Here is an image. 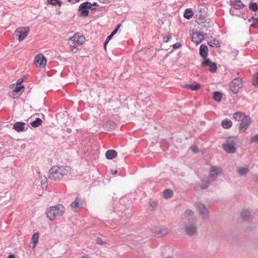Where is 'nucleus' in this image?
Returning <instances> with one entry per match:
<instances>
[{"label": "nucleus", "instance_id": "3c124183", "mask_svg": "<svg viewBox=\"0 0 258 258\" xmlns=\"http://www.w3.org/2000/svg\"><path fill=\"white\" fill-rule=\"evenodd\" d=\"M23 79L22 78H21L20 79H19L17 82V85H21V84L23 82Z\"/></svg>", "mask_w": 258, "mask_h": 258}, {"label": "nucleus", "instance_id": "4be33fe9", "mask_svg": "<svg viewBox=\"0 0 258 258\" xmlns=\"http://www.w3.org/2000/svg\"><path fill=\"white\" fill-rule=\"evenodd\" d=\"M241 217L244 221L248 220L250 217V212L247 210H243L241 213Z\"/></svg>", "mask_w": 258, "mask_h": 258}, {"label": "nucleus", "instance_id": "c756f323", "mask_svg": "<svg viewBox=\"0 0 258 258\" xmlns=\"http://www.w3.org/2000/svg\"><path fill=\"white\" fill-rule=\"evenodd\" d=\"M42 122V121L41 119L39 118H37L35 120L32 121L30 124L32 125V126L34 127H36L41 125Z\"/></svg>", "mask_w": 258, "mask_h": 258}, {"label": "nucleus", "instance_id": "e433bc0d", "mask_svg": "<svg viewBox=\"0 0 258 258\" xmlns=\"http://www.w3.org/2000/svg\"><path fill=\"white\" fill-rule=\"evenodd\" d=\"M252 84L254 86H258V73L253 76Z\"/></svg>", "mask_w": 258, "mask_h": 258}, {"label": "nucleus", "instance_id": "7c9ffc66", "mask_svg": "<svg viewBox=\"0 0 258 258\" xmlns=\"http://www.w3.org/2000/svg\"><path fill=\"white\" fill-rule=\"evenodd\" d=\"M39 238L38 233H34L31 237V242L33 244V246H35L37 243L38 242V240Z\"/></svg>", "mask_w": 258, "mask_h": 258}, {"label": "nucleus", "instance_id": "49530a36", "mask_svg": "<svg viewBox=\"0 0 258 258\" xmlns=\"http://www.w3.org/2000/svg\"><path fill=\"white\" fill-rule=\"evenodd\" d=\"M96 242L98 244L100 245H102L105 243V242L103 241L102 239L100 238H98L96 240Z\"/></svg>", "mask_w": 258, "mask_h": 258}, {"label": "nucleus", "instance_id": "de8ad7c7", "mask_svg": "<svg viewBox=\"0 0 258 258\" xmlns=\"http://www.w3.org/2000/svg\"><path fill=\"white\" fill-rule=\"evenodd\" d=\"M180 46H181V44L180 43L177 42L173 45V47L174 49H177V48H179Z\"/></svg>", "mask_w": 258, "mask_h": 258}, {"label": "nucleus", "instance_id": "2eb2a0df", "mask_svg": "<svg viewBox=\"0 0 258 258\" xmlns=\"http://www.w3.org/2000/svg\"><path fill=\"white\" fill-rule=\"evenodd\" d=\"M84 204V201L80 199L79 197H77L75 200L72 202L70 205L72 210L75 212L77 211L79 209L82 208Z\"/></svg>", "mask_w": 258, "mask_h": 258}, {"label": "nucleus", "instance_id": "37998d69", "mask_svg": "<svg viewBox=\"0 0 258 258\" xmlns=\"http://www.w3.org/2000/svg\"><path fill=\"white\" fill-rule=\"evenodd\" d=\"M168 232V230L167 228H163L159 231V234L164 235Z\"/></svg>", "mask_w": 258, "mask_h": 258}, {"label": "nucleus", "instance_id": "f257e3e1", "mask_svg": "<svg viewBox=\"0 0 258 258\" xmlns=\"http://www.w3.org/2000/svg\"><path fill=\"white\" fill-rule=\"evenodd\" d=\"M71 167L67 166H54L49 171V178L58 181L71 171Z\"/></svg>", "mask_w": 258, "mask_h": 258}, {"label": "nucleus", "instance_id": "5701e85b", "mask_svg": "<svg viewBox=\"0 0 258 258\" xmlns=\"http://www.w3.org/2000/svg\"><path fill=\"white\" fill-rule=\"evenodd\" d=\"M249 171V168L247 167H239L237 169V172L240 176L244 175Z\"/></svg>", "mask_w": 258, "mask_h": 258}, {"label": "nucleus", "instance_id": "a211bd4d", "mask_svg": "<svg viewBox=\"0 0 258 258\" xmlns=\"http://www.w3.org/2000/svg\"><path fill=\"white\" fill-rule=\"evenodd\" d=\"M208 47L206 45L201 44L200 47V55L202 58H205L208 55Z\"/></svg>", "mask_w": 258, "mask_h": 258}, {"label": "nucleus", "instance_id": "aec40b11", "mask_svg": "<svg viewBox=\"0 0 258 258\" xmlns=\"http://www.w3.org/2000/svg\"><path fill=\"white\" fill-rule=\"evenodd\" d=\"M117 155V153L114 150H107L105 154L106 158L108 159H112L116 157Z\"/></svg>", "mask_w": 258, "mask_h": 258}, {"label": "nucleus", "instance_id": "a878e982", "mask_svg": "<svg viewBox=\"0 0 258 258\" xmlns=\"http://www.w3.org/2000/svg\"><path fill=\"white\" fill-rule=\"evenodd\" d=\"M192 16L193 13L191 9H186L183 14V17L186 19H190L192 17Z\"/></svg>", "mask_w": 258, "mask_h": 258}, {"label": "nucleus", "instance_id": "cd10ccee", "mask_svg": "<svg viewBox=\"0 0 258 258\" xmlns=\"http://www.w3.org/2000/svg\"><path fill=\"white\" fill-rule=\"evenodd\" d=\"M185 87L186 88H189L192 90L196 91V90H198L200 88V85L199 84H186L185 85Z\"/></svg>", "mask_w": 258, "mask_h": 258}, {"label": "nucleus", "instance_id": "bb28decb", "mask_svg": "<svg viewBox=\"0 0 258 258\" xmlns=\"http://www.w3.org/2000/svg\"><path fill=\"white\" fill-rule=\"evenodd\" d=\"M173 195V191L170 189H165L163 192V197L165 199L171 198Z\"/></svg>", "mask_w": 258, "mask_h": 258}, {"label": "nucleus", "instance_id": "a18cd8bd", "mask_svg": "<svg viewBox=\"0 0 258 258\" xmlns=\"http://www.w3.org/2000/svg\"><path fill=\"white\" fill-rule=\"evenodd\" d=\"M191 149L194 153H197L199 152V149H198V147H197L196 146H191Z\"/></svg>", "mask_w": 258, "mask_h": 258}, {"label": "nucleus", "instance_id": "2f4dec72", "mask_svg": "<svg viewBox=\"0 0 258 258\" xmlns=\"http://www.w3.org/2000/svg\"><path fill=\"white\" fill-rule=\"evenodd\" d=\"M208 44L213 47H218L220 46V43L219 41L216 39L210 40L208 42Z\"/></svg>", "mask_w": 258, "mask_h": 258}, {"label": "nucleus", "instance_id": "8fccbe9b", "mask_svg": "<svg viewBox=\"0 0 258 258\" xmlns=\"http://www.w3.org/2000/svg\"><path fill=\"white\" fill-rule=\"evenodd\" d=\"M171 37L170 35H169L166 38V37H164L163 39H164V42H168L170 39H171Z\"/></svg>", "mask_w": 258, "mask_h": 258}, {"label": "nucleus", "instance_id": "4468645a", "mask_svg": "<svg viewBox=\"0 0 258 258\" xmlns=\"http://www.w3.org/2000/svg\"><path fill=\"white\" fill-rule=\"evenodd\" d=\"M222 171L221 167L217 166H212L210 169V177L213 179H215Z\"/></svg>", "mask_w": 258, "mask_h": 258}, {"label": "nucleus", "instance_id": "c85d7f7f", "mask_svg": "<svg viewBox=\"0 0 258 258\" xmlns=\"http://www.w3.org/2000/svg\"><path fill=\"white\" fill-rule=\"evenodd\" d=\"M213 98L217 102H220L222 99V93L218 91H215L213 94Z\"/></svg>", "mask_w": 258, "mask_h": 258}, {"label": "nucleus", "instance_id": "f03ea898", "mask_svg": "<svg viewBox=\"0 0 258 258\" xmlns=\"http://www.w3.org/2000/svg\"><path fill=\"white\" fill-rule=\"evenodd\" d=\"M64 212V207L61 204H57L48 208L46 211V214L47 218L52 221L62 216Z\"/></svg>", "mask_w": 258, "mask_h": 258}, {"label": "nucleus", "instance_id": "0eeeda50", "mask_svg": "<svg viewBox=\"0 0 258 258\" xmlns=\"http://www.w3.org/2000/svg\"><path fill=\"white\" fill-rule=\"evenodd\" d=\"M242 87V79L240 78H235L230 83V89L234 94H237L239 89Z\"/></svg>", "mask_w": 258, "mask_h": 258}, {"label": "nucleus", "instance_id": "ea45409f", "mask_svg": "<svg viewBox=\"0 0 258 258\" xmlns=\"http://www.w3.org/2000/svg\"><path fill=\"white\" fill-rule=\"evenodd\" d=\"M253 19V22L251 24V26L255 28L258 27V19H254L253 17H252Z\"/></svg>", "mask_w": 258, "mask_h": 258}, {"label": "nucleus", "instance_id": "4c0bfd02", "mask_svg": "<svg viewBox=\"0 0 258 258\" xmlns=\"http://www.w3.org/2000/svg\"><path fill=\"white\" fill-rule=\"evenodd\" d=\"M209 182L207 181H204L200 186V188L201 189H205L206 188H207L209 186Z\"/></svg>", "mask_w": 258, "mask_h": 258}, {"label": "nucleus", "instance_id": "20e7f679", "mask_svg": "<svg viewBox=\"0 0 258 258\" xmlns=\"http://www.w3.org/2000/svg\"><path fill=\"white\" fill-rule=\"evenodd\" d=\"M236 142L235 139L230 138L226 140L222 145L223 150L228 153L233 154L236 152Z\"/></svg>", "mask_w": 258, "mask_h": 258}, {"label": "nucleus", "instance_id": "5fc2aeb1", "mask_svg": "<svg viewBox=\"0 0 258 258\" xmlns=\"http://www.w3.org/2000/svg\"><path fill=\"white\" fill-rule=\"evenodd\" d=\"M230 14L234 15L233 10L232 9H230Z\"/></svg>", "mask_w": 258, "mask_h": 258}, {"label": "nucleus", "instance_id": "f704fd0d", "mask_svg": "<svg viewBox=\"0 0 258 258\" xmlns=\"http://www.w3.org/2000/svg\"><path fill=\"white\" fill-rule=\"evenodd\" d=\"M48 3L49 4L55 6L58 5L59 7L61 6V2L59 0H48Z\"/></svg>", "mask_w": 258, "mask_h": 258}, {"label": "nucleus", "instance_id": "58836bf2", "mask_svg": "<svg viewBox=\"0 0 258 258\" xmlns=\"http://www.w3.org/2000/svg\"><path fill=\"white\" fill-rule=\"evenodd\" d=\"M250 142L251 143H257L258 142V134L252 137L250 139Z\"/></svg>", "mask_w": 258, "mask_h": 258}, {"label": "nucleus", "instance_id": "412c9836", "mask_svg": "<svg viewBox=\"0 0 258 258\" xmlns=\"http://www.w3.org/2000/svg\"><path fill=\"white\" fill-rule=\"evenodd\" d=\"M247 115H245L241 112H236L233 114L234 119L238 121H241Z\"/></svg>", "mask_w": 258, "mask_h": 258}, {"label": "nucleus", "instance_id": "39448f33", "mask_svg": "<svg viewBox=\"0 0 258 258\" xmlns=\"http://www.w3.org/2000/svg\"><path fill=\"white\" fill-rule=\"evenodd\" d=\"M29 33V29L28 27H20L16 30L14 35L19 41H22L26 37Z\"/></svg>", "mask_w": 258, "mask_h": 258}, {"label": "nucleus", "instance_id": "6e6d98bb", "mask_svg": "<svg viewBox=\"0 0 258 258\" xmlns=\"http://www.w3.org/2000/svg\"><path fill=\"white\" fill-rule=\"evenodd\" d=\"M112 172L113 174H117V170L112 171Z\"/></svg>", "mask_w": 258, "mask_h": 258}, {"label": "nucleus", "instance_id": "c9c22d12", "mask_svg": "<svg viewBox=\"0 0 258 258\" xmlns=\"http://www.w3.org/2000/svg\"><path fill=\"white\" fill-rule=\"evenodd\" d=\"M203 59H204V61L202 62V65L203 67L209 66L212 63L211 60L207 57Z\"/></svg>", "mask_w": 258, "mask_h": 258}, {"label": "nucleus", "instance_id": "6ab92c4d", "mask_svg": "<svg viewBox=\"0 0 258 258\" xmlns=\"http://www.w3.org/2000/svg\"><path fill=\"white\" fill-rule=\"evenodd\" d=\"M39 175V178L40 180V182L42 185V188L43 189L46 188L47 187V179L45 175H43L41 174V173L38 171L37 172Z\"/></svg>", "mask_w": 258, "mask_h": 258}, {"label": "nucleus", "instance_id": "79ce46f5", "mask_svg": "<svg viewBox=\"0 0 258 258\" xmlns=\"http://www.w3.org/2000/svg\"><path fill=\"white\" fill-rule=\"evenodd\" d=\"M120 26L121 24H118L116 28L114 29V30L111 32V33L110 35H112V36L115 35L117 33L118 30L119 29Z\"/></svg>", "mask_w": 258, "mask_h": 258}, {"label": "nucleus", "instance_id": "6e6552de", "mask_svg": "<svg viewBox=\"0 0 258 258\" xmlns=\"http://www.w3.org/2000/svg\"><path fill=\"white\" fill-rule=\"evenodd\" d=\"M196 205L200 215H201L203 219H207L209 212L205 205L200 202H197Z\"/></svg>", "mask_w": 258, "mask_h": 258}, {"label": "nucleus", "instance_id": "c03bdc74", "mask_svg": "<svg viewBox=\"0 0 258 258\" xmlns=\"http://www.w3.org/2000/svg\"><path fill=\"white\" fill-rule=\"evenodd\" d=\"M71 46L73 47V48L72 49V51L74 53H77L79 51V50H80V48L77 47L78 45Z\"/></svg>", "mask_w": 258, "mask_h": 258}, {"label": "nucleus", "instance_id": "bf43d9fd", "mask_svg": "<svg viewBox=\"0 0 258 258\" xmlns=\"http://www.w3.org/2000/svg\"><path fill=\"white\" fill-rule=\"evenodd\" d=\"M149 209L150 211H152V210L151 209H150V207H149Z\"/></svg>", "mask_w": 258, "mask_h": 258}, {"label": "nucleus", "instance_id": "9d476101", "mask_svg": "<svg viewBox=\"0 0 258 258\" xmlns=\"http://www.w3.org/2000/svg\"><path fill=\"white\" fill-rule=\"evenodd\" d=\"M250 123V117L247 115L243 119L239 124L238 129L240 132H244L248 128Z\"/></svg>", "mask_w": 258, "mask_h": 258}, {"label": "nucleus", "instance_id": "dca6fc26", "mask_svg": "<svg viewBox=\"0 0 258 258\" xmlns=\"http://www.w3.org/2000/svg\"><path fill=\"white\" fill-rule=\"evenodd\" d=\"M230 5L237 10L241 9L245 6L240 0H230Z\"/></svg>", "mask_w": 258, "mask_h": 258}, {"label": "nucleus", "instance_id": "f8f14e48", "mask_svg": "<svg viewBox=\"0 0 258 258\" xmlns=\"http://www.w3.org/2000/svg\"><path fill=\"white\" fill-rule=\"evenodd\" d=\"M182 219H187L189 222H196L197 218L194 216L193 211L189 209H187L182 215Z\"/></svg>", "mask_w": 258, "mask_h": 258}, {"label": "nucleus", "instance_id": "b1692460", "mask_svg": "<svg viewBox=\"0 0 258 258\" xmlns=\"http://www.w3.org/2000/svg\"><path fill=\"white\" fill-rule=\"evenodd\" d=\"M24 88V85H17L13 92H12L11 93V94L10 95V96L11 97H12L13 98H15L16 97V95L17 94H18V92H20Z\"/></svg>", "mask_w": 258, "mask_h": 258}, {"label": "nucleus", "instance_id": "a19ab883", "mask_svg": "<svg viewBox=\"0 0 258 258\" xmlns=\"http://www.w3.org/2000/svg\"><path fill=\"white\" fill-rule=\"evenodd\" d=\"M112 37V35H109V36H107V37L105 39V40L104 42V47L105 49H106V44L108 43V42L109 41V40H110V39Z\"/></svg>", "mask_w": 258, "mask_h": 258}, {"label": "nucleus", "instance_id": "4d7b16f0", "mask_svg": "<svg viewBox=\"0 0 258 258\" xmlns=\"http://www.w3.org/2000/svg\"><path fill=\"white\" fill-rule=\"evenodd\" d=\"M98 4H97V6H92V7H94L96 8V7H98Z\"/></svg>", "mask_w": 258, "mask_h": 258}, {"label": "nucleus", "instance_id": "13d9d810", "mask_svg": "<svg viewBox=\"0 0 258 258\" xmlns=\"http://www.w3.org/2000/svg\"><path fill=\"white\" fill-rule=\"evenodd\" d=\"M166 258H172V257H171V256H167V257H166Z\"/></svg>", "mask_w": 258, "mask_h": 258}, {"label": "nucleus", "instance_id": "09e8293b", "mask_svg": "<svg viewBox=\"0 0 258 258\" xmlns=\"http://www.w3.org/2000/svg\"><path fill=\"white\" fill-rule=\"evenodd\" d=\"M68 2L74 4L79 2L80 0H67Z\"/></svg>", "mask_w": 258, "mask_h": 258}, {"label": "nucleus", "instance_id": "864d4df0", "mask_svg": "<svg viewBox=\"0 0 258 258\" xmlns=\"http://www.w3.org/2000/svg\"><path fill=\"white\" fill-rule=\"evenodd\" d=\"M8 258H15V255L13 254H11L8 256Z\"/></svg>", "mask_w": 258, "mask_h": 258}, {"label": "nucleus", "instance_id": "72a5a7b5", "mask_svg": "<svg viewBox=\"0 0 258 258\" xmlns=\"http://www.w3.org/2000/svg\"><path fill=\"white\" fill-rule=\"evenodd\" d=\"M217 66L215 63L212 62V63L209 66V71L211 73H215L217 70Z\"/></svg>", "mask_w": 258, "mask_h": 258}, {"label": "nucleus", "instance_id": "393cba45", "mask_svg": "<svg viewBox=\"0 0 258 258\" xmlns=\"http://www.w3.org/2000/svg\"><path fill=\"white\" fill-rule=\"evenodd\" d=\"M232 121L229 119H225L221 122V125L224 128L228 129L231 127Z\"/></svg>", "mask_w": 258, "mask_h": 258}, {"label": "nucleus", "instance_id": "7ed1b4c3", "mask_svg": "<svg viewBox=\"0 0 258 258\" xmlns=\"http://www.w3.org/2000/svg\"><path fill=\"white\" fill-rule=\"evenodd\" d=\"M92 6H97V3L94 2L91 3L89 2H85L81 4L78 8L79 16L82 17H87L89 16V9L95 10L96 8L92 7Z\"/></svg>", "mask_w": 258, "mask_h": 258}, {"label": "nucleus", "instance_id": "473e14b6", "mask_svg": "<svg viewBox=\"0 0 258 258\" xmlns=\"http://www.w3.org/2000/svg\"><path fill=\"white\" fill-rule=\"evenodd\" d=\"M249 9L253 12H257L258 11L257 4L256 3H250L249 6Z\"/></svg>", "mask_w": 258, "mask_h": 258}, {"label": "nucleus", "instance_id": "1a4fd4ad", "mask_svg": "<svg viewBox=\"0 0 258 258\" xmlns=\"http://www.w3.org/2000/svg\"><path fill=\"white\" fill-rule=\"evenodd\" d=\"M195 223L196 222H194L192 224H188L185 225L184 231L187 235L192 236L196 234L197 232V227Z\"/></svg>", "mask_w": 258, "mask_h": 258}, {"label": "nucleus", "instance_id": "423d86ee", "mask_svg": "<svg viewBox=\"0 0 258 258\" xmlns=\"http://www.w3.org/2000/svg\"><path fill=\"white\" fill-rule=\"evenodd\" d=\"M85 40V38L84 36L80 35L79 33H77L70 37L69 43L70 46L81 45Z\"/></svg>", "mask_w": 258, "mask_h": 258}, {"label": "nucleus", "instance_id": "ddd939ff", "mask_svg": "<svg viewBox=\"0 0 258 258\" xmlns=\"http://www.w3.org/2000/svg\"><path fill=\"white\" fill-rule=\"evenodd\" d=\"M205 39L204 34L201 32H196L191 35V41L196 44H199Z\"/></svg>", "mask_w": 258, "mask_h": 258}, {"label": "nucleus", "instance_id": "f3484780", "mask_svg": "<svg viewBox=\"0 0 258 258\" xmlns=\"http://www.w3.org/2000/svg\"><path fill=\"white\" fill-rule=\"evenodd\" d=\"M25 123L23 122H16L13 125V129L18 132H23L25 130Z\"/></svg>", "mask_w": 258, "mask_h": 258}, {"label": "nucleus", "instance_id": "603ef678", "mask_svg": "<svg viewBox=\"0 0 258 258\" xmlns=\"http://www.w3.org/2000/svg\"><path fill=\"white\" fill-rule=\"evenodd\" d=\"M254 180L258 182V174L255 175L254 176Z\"/></svg>", "mask_w": 258, "mask_h": 258}, {"label": "nucleus", "instance_id": "9b49d317", "mask_svg": "<svg viewBox=\"0 0 258 258\" xmlns=\"http://www.w3.org/2000/svg\"><path fill=\"white\" fill-rule=\"evenodd\" d=\"M34 61L37 67L41 68L44 67L46 63V60L42 53H39L35 56Z\"/></svg>", "mask_w": 258, "mask_h": 258}]
</instances>
